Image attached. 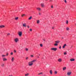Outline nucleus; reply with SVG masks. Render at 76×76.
<instances>
[{"mask_svg": "<svg viewBox=\"0 0 76 76\" xmlns=\"http://www.w3.org/2000/svg\"><path fill=\"white\" fill-rule=\"evenodd\" d=\"M55 42L56 43H59V42H60V41H55Z\"/></svg>", "mask_w": 76, "mask_h": 76, "instance_id": "23", "label": "nucleus"}, {"mask_svg": "<svg viewBox=\"0 0 76 76\" xmlns=\"http://www.w3.org/2000/svg\"><path fill=\"white\" fill-rule=\"evenodd\" d=\"M8 55H9V53H7L6 56H8Z\"/></svg>", "mask_w": 76, "mask_h": 76, "instance_id": "42", "label": "nucleus"}, {"mask_svg": "<svg viewBox=\"0 0 76 76\" xmlns=\"http://www.w3.org/2000/svg\"><path fill=\"white\" fill-rule=\"evenodd\" d=\"M4 26L3 25L1 26H0V28H4Z\"/></svg>", "mask_w": 76, "mask_h": 76, "instance_id": "14", "label": "nucleus"}, {"mask_svg": "<svg viewBox=\"0 0 76 76\" xmlns=\"http://www.w3.org/2000/svg\"><path fill=\"white\" fill-rule=\"evenodd\" d=\"M62 39H63V38L62 37Z\"/></svg>", "mask_w": 76, "mask_h": 76, "instance_id": "53", "label": "nucleus"}, {"mask_svg": "<svg viewBox=\"0 0 76 76\" xmlns=\"http://www.w3.org/2000/svg\"><path fill=\"white\" fill-rule=\"evenodd\" d=\"M24 16H25V14H23L21 15V16H22V17H23Z\"/></svg>", "mask_w": 76, "mask_h": 76, "instance_id": "31", "label": "nucleus"}, {"mask_svg": "<svg viewBox=\"0 0 76 76\" xmlns=\"http://www.w3.org/2000/svg\"><path fill=\"white\" fill-rule=\"evenodd\" d=\"M32 31V28H31L30 29V31Z\"/></svg>", "mask_w": 76, "mask_h": 76, "instance_id": "38", "label": "nucleus"}, {"mask_svg": "<svg viewBox=\"0 0 76 76\" xmlns=\"http://www.w3.org/2000/svg\"><path fill=\"white\" fill-rule=\"evenodd\" d=\"M62 61V59L60 58H59L58 59V61L59 62H61Z\"/></svg>", "mask_w": 76, "mask_h": 76, "instance_id": "8", "label": "nucleus"}, {"mask_svg": "<svg viewBox=\"0 0 76 76\" xmlns=\"http://www.w3.org/2000/svg\"><path fill=\"white\" fill-rule=\"evenodd\" d=\"M14 57H12L11 58V61H12V62H13V61H14Z\"/></svg>", "mask_w": 76, "mask_h": 76, "instance_id": "11", "label": "nucleus"}, {"mask_svg": "<svg viewBox=\"0 0 76 76\" xmlns=\"http://www.w3.org/2000/svg\"><path fill=\"white\" fill-rule=\"evenodd\" d=\"M7 59H6V58H3V61H7Z\"/></svg>", "mask_w": 76, "mask_h": 76, "instance_id": "12", "label": "nucleus"}, {"mask_svg": "<svg viewBox=\"0 0 76 76\" xmlns=\"http://www.w3.org/2000/svg\"><path fill=\"white\" fill-rule=\"evenodd\" d=\"M28 57H27L26 58V60H28Z\"/></svg>", "mask_w": 76, "mask_h": 76, "instance_id": "41", "label": "nucleus"}, {"mask_svg": "<svg viewBox=\"0 0 76 76\" xmlns=\"http://www.w3.org/2000/svg\"><path fill=\"white\" fill-rule=\"evenodd\" d=\"M1 72V71H0V72Z\"/></svg>", "mask_w": 76, "mask_h": 76, "instance_id": "55", "label": "nucleus"}, {"mask_svg": "<svg viewBox=\"0 0 76 76\" xmlns=\"http://www.w3.org/2000/svg\"><path fill=\"white\" fill-rule=\"evenodd\" d=\"M28 66H31L33 65V63L31 61L28 63Z\"/></svg>", "mask_w": 76, "mask_h": 76, "instance_id": "2", "label": "nucleus"}, {"mask_svg": "<svg viewBox=\"0 0 76 76\" xmlns=\"http://www.w3.org/2000/svg\"><path fill=\"white\" fill-rule=\"evenodd\" d=\"M26 51H28V49L27 48H26Z\"/></svg>", "mask_w": 76, "mask_h": 76, "instance_id": "36", "label": "nucleus"}, {"mask_svg": "<svg viewBox=\"0 0 76 76\" xmlns=\"http://www.w3.org/2000/svg\"><path fill=\"white\" fill-rule=\"evenodd\" d=\"M7 36H10V34L9 33H8L7 34Z\"/></svg>", "mask_w": 76, "mask_h": 76, "instance_id": "25", "label": "nucleus"}, {"mask_svg": "<svg viewBox=\"0 0 76 76\" xmlns=\"http://www.w3.org/2000/svg\"><path fill=\"white\" fill-rule=\"evenodd\" d=\"M29 73H27L26 74H25V76H29Z\"/></svg>", "mask_w": 76, "mask_h": 76, "instance_id": "18", "label": "nucleus"}, {"mask_svg": "<svg viewBox=\"0 0 76 76\" xmlns=\"http://www.w3.org/2000/svg\"><path fill=\"white\" fill-rule=\"evenodd\" d=\"M52 29H54V27H52Z\"/></svg>", "mask_w": 76, "mask_h": 76, "instance_id": "44", "label": "nucleus"}, {"mask_svg": "<svg viewBox=\"0 0 76 76\" xmlns=\"http://www.w3.org/2000/svg\"><path fill=\"white\" fill-rule=\"evenodd\" d=\"M31 57H34V56H33V55H32L31 56Z\"/></svg>", "mask_w": 76, "mask_h": 76, "instance_id": "39", "label": "nucleus"}, {"mask_svg": "<svg viewBox=\"0 0 76 76\" xmlns=\"http://www.w3.org/2000/svg\"><path fill=\"white\" fill-rule=\"evenodd\" d=\"M22 32L21 31L19 32L18 33V35H19L20 37H21L22 36Z\"/></svg>", "mask_w": 76, "mask_h": 76, "instance_id": "4", "label": "nucleus"}, {"mask_svg": "<svg viewBox=\"0 0 76 76\" xmlns=\"http://www.w3.org/2000/svg\"><path fill=\"white\" fill-rule=\"evenodd\" d=\"M66 70V67H63V70L64 71V70Z\"/></svg>", "mask_w": 76, "mask_h": 76, "instance_id": "10", "label": "nucleus"}, {"mask_svg": "<svg viewBox=\"0 0 76 76\" xmlns=\"http://www.w3.org/2000/svg\"><path fill=\"white\" fill-rule=\"evenodd\" d=\"M14 52L15 53H16V50H14Z\"/></svg>", "mask_w": 76, "mask_h": 76, "instance_id": "46", "label": "nucleus"}, {"mask_svg": "<svg viewBox=\"0 0 76 76\" xmlns=\"http://www.w3.org/2000/svg\"><path fill=\"white\" fill-rule=\"evenodd\" d=\"M66 44H65V45H64V46H63V48H65V46H66Z\"/></svg>", "mask_w": 76, "mask_h": 76, "instance_id": "19", "label": "nucleus"}, {"mask_svg": "<svg viewBox=\"0 0 76 76\" xmlns=\"http://www.w3.org/2000/svg\"><path fill=\"white\" fill-rule=\"evenodd\" d=\"M37 23L38 24L39 23V20H38L37 21Z\"/></svg>", "mask_w": 76, "mask_h": 76, "instance_id": "20", "label": "nucleus"}, {"mask_svg": "<svg viewBox=\"0 0 76 76\" xmlns=\"http://www.w3.org/2000/svg\"><path fill=\"white\" fill-rule=\"evenodd\" d=\"M23 27H26V23H24L23 24Z\"/></svg>", "mask_w": 76, "mask_h": 76, "instance_id": "9", "label": "nucleus"}, {"mask_svg": "<svg viewBox=\"0 0 76 76\" xmlns=\"http://www.w3.org/2000/svg\"><path fill=\"white\" fill-rule=\"evenodd\" d=\"M70 61H75V59H73V58L71 59H70Z\"/></svg>", "mask_w": 76, "mask_h": 76, "instance_id": "16", "label": "nucleus"}, {"mask_svg": "<svg viewBox=\"0 0 76 76\" xmlns=\"http://www.w3.org/2000/svg\"><path fill=\"white\" fill-rule=\"evenodd\" d=\"M59 48H60V49H61V46L59 47Z\"/></svg>", "mask_w": 76, "mask_h": 76, "instance_id": "45", "label": "nucleus"}, {"mask_svg": "<svg viewBox=\"0 0 76 76\" xmlns=\"http://www.w3.org/2000/svg\"><path fill=\"white\" fill-rule=\"evenodd\" d=\"M51 8L52 9H53V8H54V7H53V5H51Z\"/></svg>", "mask_w": 76, "mask_h": 76, "instance_id": "30", "label": "nucleus"}, {"mask_svg": "<svg viewBox=\"0 0 76 76\" xmlns=\"http://www.w3.org/2000/svg\"><path fill=\"white\" fill-rule=\"evenodd\" d=\"M42 72H41L39 74V75H42Z\"/></svg>", "mask_w": 76, "mask_h": 76, "instance_id": "34", "label": "nucleus"}, {"mask_svg": "<svg viewBox=\"0 0 76 76\" xmlns=\"http://www.w3.org/2000/svg\"><path fill=\"white\" fill-rule=\"evenodd\" d=\"M39 56H40V54H39Z\"/></svg>", "mask_w": 76, "mask_h": 76, "instance_id": "54", "label": "nucleus"}, {"mask_svg": "<svg viewBox=\"0 0 76 76\" xmlns=\"http://www.w3.org/2000/svg\"><path fill=\"white\" fill-rule=\"evenodd\" d=\"M54 73L55 74H57V71H55L54 72Z\"/></svg>", "mask_w": 76, "mask_h": 76, "instance_id": "22", "label": "nucleus"}, {"mask_svg": "<svg viewBox=\"0 0 76 76\" xmlns=\"http://www.w3.org/2000/svg\"><path fill=\"white\" fill-rule=\"evenodd\" d=\"M64 55H66V54H67V53H66V52H65L64 53Z\"/></svg>", "mask_w": 76, "mask_h": 76, "instance_id": "37", "label": "nucleus"}, {"mask_svg": "<svg viewBox=\"0 0 76 76\" xmlns=\"http://www.w3.org/2000/svg\"><path fill=\"white\" fill-rule=\"evenodd\" d=\"M75 25H76V23H75Z\"/></svg>", "mask_w": 76, "mask_h": 76, "instance_id": "52", "label": "nucleus"}, {"mask_svg": "<svg viewBox=\"0 0 76 76\" xmlns=\"http://www.w3.org/2000/svg\"><path fill=\"white\" fill-rule=\"evenodd\" d=\"M54 45L55 46H57V45H58V44L55 43V44H54Z\"/></svg>", "mask_w": 76, "mask_h": 76, "instance_id": "21", "label": "nucleus"}, {"mask_svg": "<svg viewBox=\"0 0 76 76\" xmlns=\"http://www.w3.org/2000/svg\"><path fill=\"white\" fill-rule=\"evenodd\" d=\"M18 17L16 18H15V20H18Z\"/></svg>", "mask_w": 76, "mask_h": 76, "instance_id": "29", "label": "nucleus"}, {"mask_svg": "<svg viewBox=\"0 0 76 76\" xmlns=\"http://www.w3.org/2000/svg\"><path fill=\"white\" fill-rule=\"evenodd\" d=\"M50 2H51L53 1V0H50Z\"/></svg>", "mask_w": 76, "mask_h": 76, "instance_id": "47", "label": "nucleus"}, {"mask_svg": "<svg viewBox=\"0 0 76 76\" xmlns=\"http://www.w3.org/2000/svg\"><path fill=\"white\" fill-rule=\"evenodd\" d=\"M9 76H13L12 75H9Z\"/></svg>", "mask_w": 76, "mask_h": 76, "instance_id": "51", "label": "nucleus"}, {"mask_svg": "<svg viewBox=\"0 0 76 76\" xmlns=\"http://www.w3.org/2000/svg\"><path fill=\"white\" fill-rule=\"evenodd\" d=\"M66 29L67 31H69V28L68 27H67L66 28Z\"/></svg>", "mask_w": 76, "mask_h": 76, "instance_id": "27", "label": "nucleus"}, {"mask_svg": "<svg viewBox=\"0 0 76 76\" xmlns=\"http://www.w3.org/2000/svg\"><path fill=\"white\" fill-rule=\"evenodd\" d=\"M14 41L15 42H18V41H19V39L18 38H16L15 39Z\"/></svg>", "mask_w": 76, "mask_h": 76, "instance_id": "5", "label": "nucleus"}, {"mask_svg": "<svg viewBox=\"0 0 76 76\" xmlns=\"http://www.w3.org/2000/svg\"><path fill=\"white\" fill-rule=\"evenodd\" d=\"M35 61H36V60H34L31 61V62H32V63H33L35 62Z\"/></svg>", "mask_w": 76, "mask_h": 76, "instance_id": "13", "label": "nucleus"}, {"mask_svg": "<svg viewBox=\"0 0 76 76\" xmlns=\"http://www.w3.org/2000/svg\"><path fill=\"white\" fill-rule=\"evenodd\" d=\"M40 47H42L43 45L42 44H40Z\"/></svg>", "mask_w": 76, "mask_h": 76, "instance_id": "28", "label": "nucleus"}, {"mask_svg": "<svg viewBox=\"0 0 76 76\" xmlns=\"http://www.w3.org/2000/svg\"><path fill=\"white\" fill-rule=\"evenodd\" d=\"M45 1H48V0H45Z\"/></svg>", "mask_w": 76, "mask_h": 76, "instance_id": "50", "label": "nucleus"}, {"mask_svg": "<svg viewBox=\"0 0 76 76\" xmlns=\"http://www.w3.org/2000/svg\"><path fill=\"white\" fill-rule=\"evenodd\" d=\"M36 9L37 10H39V11H41V8L37 7Z\"/></svg>", "mask_w": 76, "mask_h": 76, "instance_id": "6", "label": "nucleus"}, {"mask_svg": "<svg viewBox=\"0 0 76 76\" xmlns=\"http://www.w3.org/2000/svg\"><path fill=\"white\" fill-rule=\"evenodd\" d=\"M69 23V21L68 20H67L66 22V23L67 24H68V23Z\"/></svg>", "mask_w": 76, "mask_h": 76, "instance_id": "32", "label": "nucleus"}, {"mask_svg": "<svg viewBox=\"0 0 76 76\" xmlns=\"http://www.w3.org/2000/svg\"><path fill=\"white\" fill-rule=\"evenodd\" d=\"M6 56V55H2L1 56L2 57H5Z\"/></svg>", "mask_w": 76, "mask_h": 76, "instance_id": "26", "label": "nucleus"}, {"mask_svg": "<svg viewBox=\"0 0 76 76\" xmlns=\"http://www.w3.org/2000/svg\"><path fill=\"white\" fill-rule=\"evenodd\" d=\"M1 67H4V64H2L1 65Z\"/></svg>", "mask_w": 76, "mask_h": 76, "instance_id": "17", "label": "nucleus"}, {"mask_svg": "<svg viewBox=\"0 0 76 76\" xmlns=\"http://www.w3.org/2000/svg\"><path fill=\"white\" fill-rule=\"evenodd\" d=\"M39 15H41V14L40 12H39Z\"/></svg>", "mask_w": 76, "mask_h": 76, "instance_id": "40", "label": "nucleus"}, {"mask_svg": "<svg viewBox=\"0 0 76 76\" xmlns=\"http://www.w3.org/2000/svg\"><path fill=\"white\" fill-rule=\"evenodd\" d=\"M41 7H42L43 8H44V7H45V5H44V3H41Z\"/></svg>", "mask_w": 76, "mask_h": 76, "instance_id": "1", "label": "nucleus"}, {"mask_svg": "<svg viewBox=\"0 0 76 76\" xmlns=\"http://www.w3.org/2000/svg\"><path fill=\"white\" fill-rule=\"evenodd\" d=\"M13 53L12 52H11L10 53V55H13Z\"/></svg>", "mask_w": 76, "mask_h": 76, "instance_id": "33", "label": "nucleus"}, {"mask_svg": "<svg viewBox=\"0 0 76 76\" xmlns=\"http://www.w3.org/2000/svg\"><path fill=\"white\" fill-rule=\"evenodd\" d=\"M37 58H39V56H38V57H37Z\"/></svg>", "mask_w": 76, "mask_h": 76, "instance_id": "49", "label": "nucleus"}, {"mask_svg": "<svg viewBox=\"0 0 76 76\" xmlns=\"http://www.w3.org/2000/svg\"><path fill=\"white\" fill-rule=\"evenodd\" d=\"M32 19V16H31L30 18H28V20H31Z\"/></svg>", "mask_w": 76, "mask_h": 76, "instance_id": "24", "label": "nucleus"}, {"mask_svg": "<svg viewBox=\"0 0 76 76\" xmlns=\"http://www.w3.org/2000/svg\"><path fill=\"white\" fill-rule=\"evenodd\" d=\"M64 1L65 3H67V1H66V0H64Z\"/></svg>", "mask_w": 76, "mask_h": 76, "instance_id": "35", "label": "nucleus"}, {"mask_svg": "<svg viewBox=\"0 0 76 76\" xmlns=\"http://www.w3.org/2000/svg\"><path fill=\"white\" fill-rule=\"evenodd\" d=\"M43 40L44 41H45V39H43Z\"/></svg>", "mask_w": 76, "mask_h": 76, "instance_id": "48", "label": "nucleus"}, {"mask_svg": "<svg viewBox=\"0 0 76 76\" xmlns=\"http://www.w3.org/2000/svg\"><path fill=\"white\" fill-rule=\"evenodd\" d=\"M51 50H53V51H57V48H51Z\"/></svg>", "mask_w": 76, "mask_h": 76, "instance_id": "3", "label": "nucleus"}, {"mask_svg": "<svg viewBox=\"0 0 76 76\" xmlns=\"http://www.w3.org/2000/svg\"><path fill=\"white\" fill-rule=\"evenodd\" d=\"M27 27L28 28H29V26H27Z\"/></svg>", "mask_w": 76, "mask_h": 76, "instance_id": "43", "label": "nucleus"}, {"mask_svg": "<svg viewBox=\"0 0 76 76\" xmlns=\"http://www.w3.org/2000/svg\"><path fill=\"white\" fill-rule=\"evenodd\" d=\"M50 75H52V74H53V71H52V70H50Z\"/></svg>", "mask_w": 76, "mask_h": 76, "instance_id": "15", "label": "nucleus"}, {"mask_svg": "<svg viewBox=\"0 0 76 76\" xmlns=\"http://www.w3.org/2000/svg\"><path fill=\"white\" fill-rule=\"evenodd\" d=\"M71 74H72V72H68L67 73V75L68 76H70Z\"/></svg>", "mask_w": 76, "mask_h": 76, "instance_id": "7", "label": "nucleus"}]
</instances>
